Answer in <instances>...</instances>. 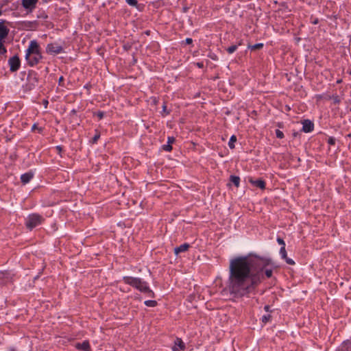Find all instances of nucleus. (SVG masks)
<instances>
[{"label":"nucleus","instance_id":"nucleus-1","mask_svg":"<svg viewBox=\"0 0 351 351\" xmlns=\"http://www.w3.org/2000/svg\"><path fill=\"white\" fill-rule=\"evenodd\" d=\"M270 259L257 256H245L234 258L230 261L228 289L234 297H243L253 291L264 279L272 276L271 269H267Z\"/></svg>","mask_w":351,"mask_h":351},{"label":"nucleus","instance_id":"nucleus-2","mask_svg":"<svg viewBox=\"0 0 351 351\" xmlns=\"http://www.w3.org/2000/svg\"><path fill=\"white\" fill-rule=\"evenodd\" d=\"M42 58L40 47L37 41L35 40L30 41L25 53V59L28 65L34 66L38 64Z\"/></svg>","mask_w":351,"mask_h":351},{"label":"nucleus","instance_id":"nucleus-3","mask_svg":"<svg viewBox=\"0 0 351 351\" xmlns=\"http://www.w3.org/2000/svg\"><path fill=\"white\" fill-rule=\"evenodd\" d=\"M124 282L130 286L137 289L142 293L146 294L149 298L154 297V293L149 289L145 281H143L139 278H134L131 276H125L123 278Z\"/></svg>","mask_w":351,"mask_h":351},{"label":"nucleus","instance_id":"nucleus-4","mask_svg":"<svg viewBox=\"0 0 351 351\" xmlns=\"http://www.w3.org/2000/svg\"><path fill=\"white\" fill-rule=\"evenodd\" d=\"M43 221L44 218L42 216L38 214H32L28 217L25 225L28 229L32 230L37 226L41 224Z\"/></svg>","mask_w":351,"mask_h":351},{"label":"nucleus","instance_id":"nucleus-5","mask_svg":"<svg viewBox=\"0 0 351 351\" xmlns=\"http://www.w3.org/2000/svg\"><path fill=\"white\" fill-rule=\"evenodd\" d=\"M10 71L15 72L18 71L21 66V60L17 55L11 57L8 60Z\"/></svg>","mask_w":351,"mask_h":351},{"label":"nucleus","instance_id":"nucleus-6","mask_svg":"<svg viewBox=\"0 0 351 351\" xmlns=\"http://www.w3.org/2000/svg\"><path fill=\"white\" fill-rule=\"evenodd\" d=\"M38 0H22V6L27 11L32 12L36 7Z\"/></svg>","mask_w":351,"mask_h":351},{"label":"nucleus","instance_id":"nucleus-7","mask_svg":"<svg viewBox=\"0 0 351 351\" xmlns=\"http://www.w3.org/2000/svg\"><path fill=\"white\" fill-rule=\"evenodd\" d=\"M46 51L50 54H58L62 51V47L57 44L50 43L47 45Z\"/></svg>","mask_w":351,"mask_h":351},{"label":"nucleus","instance_id":"nucleus-8","mask_svg":"<svg viewBox=\"0 0 351 351\" xmlns=\"http://www.w3.org/2000/svg\"><path fill=\"white\" fill-rule=\"evenodd\" d=\"M5 21L0 22V41H3L8 36L10 29L5 25Z\"/></svg>","mask_w":351,"mask_h":351},{"label":"nucleus","instance_id":"nucleus-9","mask_svg":"<svg viewBox=\"0 0 351 351\" xmlns=\"http://www.w3.org/2000/svg\"><path fill=\"white\" fill-rule=\"evenodd\" d=\"M21 26L23 29L34 30L38 26V23L36 21H23L21 23Z\"/></svg>","mask_w":351,"mask_h":351},{"label":"nucleus","instance_id":"nucleus-10","mask_svg":"<svg viewBox=\"0 0 351 351\" xmlns=\"http://www.w3.org/2000/svg\"><path fill=\"white\" fill-rule=\"evenodd\" d=\"M302 132H304L305 133H308V132H311L313 130L314 124L311 121H310L308 119H304L302 121Z\"/></svg>","mask_w":351,"mask_h":351},{"label":"nucleus","instance_id":"nucleus-11","mask_svg":"<svg viewBox=\"0 0 351 351\" xmlns=\"http://www.w3.org/2000/svg\"><path fill=\"white\" fill-rule=\"evenodd\" d=\"M185 349V344L180 338H176L175 345L172 348L173 351H180Z\"/></svg>","mask_w":351,"mask_h":351},{"label":"nucleus","instance_id":"nucleus-12","mask_svg":"<svg viewBox=\"0 0 351 351\" xmlns=\"http://www.w3.org/2000/svg\"><path fill=\"white\" fill-rule=\"evenodd\" d=\"M280 254L283 259L285 260L286 263L290 265H295V262L291 259L287 257V252L285 250V247L282 246L280 250Z\"/></svg>","mask_w":351,"mask_h":351},{"label":"nucleus","instance_id":"nucleus-13","mask_svg":"<svg viewBox=\"0 0 351 351\" xmlns=\"http://www.w3.org/2000/svg\"><path fill=\"white\" fill-rule=\"evenodd\" d=\"M249 182L254 186H255L262 190L265 189V182L262 179L254 180L252 178H250L249 179Z\"/></svg>","mask_w":351,"mask_h":351},{"label":"nucleus","instance_id":"nucleus-14","mask_svg":"<svg viewBox=\"0 0 351 351\" xmlns=\"http://www.w3.org/2000/svg\"><path fill=\"white\" fill-rule=\"evenodd\" d=\"M33 176H34V173L32 172H27V173H25L21 175V182L23 184L28 183L31 180V179L33 178Z\"/></svg>","mask_w":351,"mask_h":351},{"label":"nucleus","instance_id":"nucleus-15","mask_svg":"<svg viewBox=\"0 0 351 351\" xmlns=\"http://www.w3.org/2000/svg\"><path fill=\"white\" fill-rule=\"evenodd\" d=\"M12 277L9 272L8 271H1L0 272V280H1V283H6L7 282L11 280Z\"/></svg>","mask_w":351,"mask_h":351},{"label":"nucleus","instance_id":"nucleus-16","mask_svg":"<svg viewBox=\"0 0 351 351\" xmlns=\"http://www.w3.org/2000/svg\"><path fill=\"white\" fill-rule=\"evenodd\" d=\"M189 246H190L189 244L184 243V244L180 245L179 247H176L174 250L175 254H178L180 252H183L186 251L189 249Z\"/></svg>","mask_w":351,"mask_h":351},{"label":"nucleus","instance_id":"nucleus-17","mask_svg":"<svg viewBox=\"0 0 351 351\" xmlns=\"http://www.w3.org/2000/svg\"><path fill=\"white\" fill-rule=\"evenodd\" d=\"M339 351H351V341H345L339 349Z\"/></svg>","mask_w":351,"mask_h":351},{"label":"nucleus","instance_id":"nucleus-18","mask_svg":"<svg viewBox=\"0 0 351 351\" xmlns=\"http://www.w3.org/2000/svg\"><path fill=\"white\" fill-rule=\"evenodd\" d=\"M77 348L83 351H90V345L88 341H84L82 343H77Z\"/></svg>","mask_w":351,"mask_h":351},{"label":"nucleus","instance_id":"nucleus-19","mask_svg":"<svg viewBox=\"0 0 351 351\" xmlns=\"http://www.w3.org/2000/svg\"><path fill=\"white\" fill-rule=\"evenodd\" d=\"M230 181L231 182H232L235 185L236 187H239V186L240 178L239 176H230Z\"/></svg>","mask_w":351,"mask_h":351},{"label":"nucleus","instance_id":"nucleus-20","mask_svg":"<svg viewBox=\"0 0 351 351\" xmlns=\"http://www.w3.org/2000/svg\"><path fill=\"white\" fill-rule=\"evenodd\" d=\"M263 47V43H257V44H255L253 45H248V48L250 49L251 50H258V49H262Z\"/></svg>","mask_w":351,"mask_h":351},{"label":"nucleus","instance_id":"nucleus-21","mask_svg":"<svg viewBox=\"0 0 351 351\" xmlns=\"http://www.w3.org/2000/svg\"><path fill=\"white\" fill-rule=\"evenodd\" d=\"M237 141V137L234 135H232L230 137V139L228 143V145L230 149L234 148V143Z\"/></svg>","mask_w":351,"mask_h":351},{"label":"nucleus","instance_id":"nucleus-22","mask_svg":"<svg viewBox=\"0 0 351 351\" xmlns=\"http://www.w3.org/2000/svg\"><path fill=\"white\" fill-rule=\"evenodd\" d=\"M144 303L147 306L149 307H154L157 305V302L156 300H146Z\"/></svg>","mask_w":351,"mask_h":351},{"label":"nucleus","instance_id":"nucleus-23","mask_svg":"<svg viewBox=\"0 0 351 351\" xmlns=\"http://www.w3.org/2000/svg\"><path fill=\"white\" fill-rule=\"evenodd\" d=\"M237 49V45H233L226 49V51L228 53H234Z\"/></svg>","mask_w":351,"mask_h":351},{"label":"nucleus","instance_id":"nucleus-24","mask_svg":"<svg viewBox=\"0 0 351 351\" xmlns=\"http://www.w3.org/2000/svg\"><path fill=\"white\" fill-rule=\"evenodd\" d=\"M271 316L269 314L265 315L262 317V322L263 323H267L271 320Z\"/></svg>","mask_w":351,"mask_h":351},{"label":"nucleus","instance_id":"nucleus-25","mask_svg":"<svg viewBox=\"0 0 351 351\" xmlns=\"http://www.w3.org/2000/svg\"><path fill=\"white\" fill-rule=\"evenodd\" d=\"M6 51L7 50L3 44V41H0V55L5 53Z\"/></svg>","mask_w":351,"mask_h":351},{"label":"nucleus","instance_id":"nucleus-26","mask_svg":"<svg viewBox=\"0 0 351 351\" xmlns=\"http://www.w3.org/2000/svg\"><path fill=\"white\" fill-rule=\"evenodd\" d=\"M99 138H100V133L97 132V134L93 136V138L91 140L92 143H96Z\"/></svg>","mask_w":351,"mask_h":351},{"label":"nucleus","instance_id":"nucleus-27","mask_svg":"<svg viewBox=\"0 0 351 351\" xmlns=\"http://www.w3.org/2000/svg\"><path fill=\"white\" fill-rule=\"evenodd\" d=\"M162 149L166 152H171L172 150V146L169 144L164 145L162 146Z\"/></svg>","mask_w":351,"mask_h":351},{"label":"nucleus","instance_id":"nucleus-28","mask_svg":"<svg viewBox=\"0 0 351 351\" xmlns=\"http://www.w3.org/2000/svg\"><path fill=\"white\" fill-rule=\"evenodd\" d=\"M276 137L278 138H284V134L280 130H276Z\"/></svg>","mask_w":351,"mask_h":351},{"label":"nucleus","instance_id":"nucleus-29","mask_svg":"<svg viewBox=\"0 0 351 351\" xmlns=\"http://www.w3.org/2000/svg\"><path fill=\"white\" fill-rule=\"evenodd\" d=\"M126 2L132 6H137L138 2L136 0H125Z\"/></svg>","mask_w":351,"mask_h":351},{"label":"nucleus","instance_id":"nucleus-30","mask_svg":"<svg viewBox=\"0 0 351 351\" xmlns=\"http://www.w3.org/2000/svg\"><path fill=\"white\" fill-rule=\"evenodd\" d=\"M27 79H28L29 81L32 80V81H33V82H36H36H38V79H37V77H36V75L32 76V74H29V75H28V77H27Z\"/></svg>","mask_w":351,"mask_h":351},{"label":"nucleus","instance_id":"nucleus-31","mask_svg":"<svg viewBox=\"0 0 351 351\" xmlns=\"http://www.w3.org/2000/svg\"><path fill=\"white\" fill-rule=\"evenodd\" d=\"M335 138L334 137H330L328 139V143L330 145H334L335 144Z\"/></svg>","mask_w":351,"mask_h":351},{"label":"nucleus","instance_id":"nucleus-32","mask_svg":"<svg viewBox=\"0 0 351 351\" xmlns=\"http://www.w3.org/2000/svg\"><path fill=\"white\" fill-rule=\"evenodd\" d=\"M95 114L99 119H101L104 116V112L101 111H98L97 112L95 113Z\"/></svg>","mask_w":351,"mask_h":351},{"label":"nucleus","instance_id":"nucleus-33","mask_svg":"<svg viewBox=\"0 0 351 351\" xmlns=\"http://www.w3.org/2000/svg\"><path fill=\"white\" fill-rule=\"evenodd\" d=\"M176 139L173 136H169L167 140V143L171 145L175 142Z\"/></svg>","mask_w":351,"mask_h":351},{"label":"nucleus","instance_id":"nucleus-34","mask_svg":"<svg viewBox=\"0 0 351 351\" xmlns=\"http://www.w3.org/2000/svg\"><path fill=\"white\" fill-rule=\"evenodd\" d=\"M277 241L280 245H282V246L285 247V243L282 239L278 237L277 239Z\"/></svg>","mask_w":351,"mask_h":351},{"label":"nucleus","instance_id":"nucleus-35","mask_svg":"<svg viewBox=\"0 0 351 351\" xmlns=\"http://www.w3.org/2000/svg\"><path fill=\"white\" fill-rule=\"evenodd\" d=\"M332 99L334 100V103H335V104H338L340 102V99H339V96H335V97H333Z\"/></svg>","mask_w":351,"mask_h":351},{"label":"nucleus","instance_id":"nucleus-36","mask_svg":"<svg viewBox=\"0 0 351 351\" xmlns=\"http://www.w3.org/2000/svg\"><path fill=\"white\" fill-rule=\"evenodd\" d=\"M193 43V40L192 38H187L186 39V43L188 44V45H190Z\"/></svg>","mask_w":351,"mask_h":351},{"label":"nucleus","instance_id":"nucleus-37","mask_svg":"<svg viewBox=\"0 0 351 351\" xmlns=\"http://www.w3.org/2000/svg\"><path fill=\"white\" fill-rule=\"evenodd\" d=\"M162 111L165 112L166 114H169V112L167 111V106L165 104L162 106Z\"/></svg>","mask_w":351,"mask_h":351},{"label":"nucleus","instance_id":"nucleus-38","mask_svg":"<svg viewBox=\"0 0 351 351\" xmlns=\"http://www.w3.org/2000/svg\"><path fill=\"white\" fill-rule=\"evenodd\" d=\"M64 81V77L62 76H61L60 78H59V80H58V83H59V85H62V82Z\"/></svg>","mask_w":351,"mask_h":351},{"label":"nucleus","instance_id":"nucleus-39","mask_svg":"<svg viewBox=\"0 0 351 351\" xmlns=\"http://www.w3.org/2000/svg\"><path fill=\"white\" fill-rule=\"evenodd\" d=\"M56 149L58 151V153L60 154L61 152L62 151V148L61 146H57L56 147Z\"/></svg>","mask_w":351,"mask_h":351},{"label":"nucleus","instance_id":"nucleus-40","mask_svg":"<svg viewBox=\"0 0 351 351\" xmlns=\"http://www.w3.org/2000/svg\"><path fill=\"white\" fill-rule=\"evenodd\" d=\"M38 18L47 19V15H46L45 14H43L40 16H38Z\"/></svg>","mask_w":351,"mask_h":351},{"label":"nucleus","instance_id":"nucleus-41","mask_svg":"<svg viewBox=\"0 0 351 351\" xmlns=\"http://www.w3.org/2000/svg\"><path fill=\"white\" fill-rule=\"evenodd\" d=\"M269 308L270 306L269 305H266L264 308L267 312H268L269 311Z\"/></svg>","mask_w":351,"mask_h":351},{"label":"nucleus","instance_id":"nucleus-42","mask_svg":"<svg viewBox=\"0 0 351 351\" xmlns=\"http://www.w3.org/2000/svg\"><path fill=\"white\" fill-rule=\"evenodd\" d=\"M197 64L198 67H199V68L203 67V63H202V62H198Z\"/></svg>","mask_w":351,"mask_h":351},{"label":"nucleus","instance_id":"nucleus-43","mask_svg":"<svg viewBox=\"0 0 351 351\" xmlns=\"http://www.w3.org/2000/svg\"><path fill=\"white\" fill-rule=\"evenodd\" d=\"M36 129H38V128H37V125H36V124H34V125H33V126H32V130H36Z\"/></svg>","mask_w":351,"mask_h":351},{"label":"nucleus","instance_id":"nucleus-44","mask_svg":"<svg viewBox=\"0 0 351 351\" xmlns=\"http://www.w3.org/2000/svg\"><path fill=\"white\" fill-rule=\"evenodd\" d=\"M318 23V19H316L313 21V23L314 24H317Z\"/></svg>","mask_w":351,"mask_h":351},{"label":"nucleus","instance_id":"nucleus-45","mask_svg":"<svg viewBox=\"0 0 351 351\" xmlns=\"http://www.w3.org/2000/svg\"><path fill=\"white\" fill-rule=\"evenodd\" d=\"M124 48H125V49H127V50H128V47H127V45H125V46H124Z\"/></svg>","mask_w":351,"mask_h":351},{"label":"nucleus","instance_id":"nucleus-46","mask_svg":"<svg viewBox=\"0 0 351 351\" xmlns=\"http://www.w3.org/2000/svg\"><path fill=\"white\" fill-rule=\"evenodd\" d=\"M2 14V10L0 9V16Z\"/></svg>","mask_w":351,"mask_h":351},{"label":"nucleus","instance_id":"nucleus-47","mask_svg":"<svg viewBox=\"0 0 351 351\" xmlns=\"http://www.w3.org/2000/svg\"><path fill=\"white\" fill-rule=\"evenodd\" d=\"M48 104V101H45V104Z\"/></svg>","mask_w":351,"mask_h":351},{"label":"nucleus","instance_id":"nucleus-48","mask_svg":"<svg viewBox=\"0 0 351 351\" xmlns=\"http://www.w3.org/2000/svg\"><path fill=\"white\" fill-rule=\"evenodd\" d=\"M48 104V101H45V104Z\"/></svg>","mask_w":351,"mask_h":351},{"label":"nucleus","instance_id":"nucleus-49","mask_svg":"<svg viewBox=\"0 0 351 351\" xmlns=\"http://www.w3.org/2000/svg\"><path fill=\"white\" fill-rule=\"evenodd\" d=\"M348 137H350V138H351V134H349L348 135Z\"/></svg>","mask_w":351,"mask_h":351},{"label":"nucleus","instance_id":"nucleus-50","mask_svg":"<svg viewBox=\"0 0 351 351\" xmlns=\"http://www.w3.org/2000/svg\"><path fill=\"white\" fill-rule=\"evenodd\" d=\"M39 132H41L42 131V129L41 128H39L38 129Z\"/></svg>","mask_w":351,"mask_h":351}]
</instances>
